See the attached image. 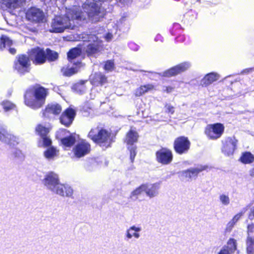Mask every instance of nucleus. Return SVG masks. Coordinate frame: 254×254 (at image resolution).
I'll return each mask as SVG.
<instances>
[{"label":"nucleus","instance_id":"obj_1","mask_svg":"<svg viewBox=\"0 0 254 254\" xmlns=\"http://www.w3.org/2000/svg\"><path fill=\"white\" fill-rule=\"evenodd\" d=\"M88 137L101 146L107 147L111 144V133L99 127L92 128L88 133Z\"/></svg>","mask_w":254,"mask_h":254},{"label":"nucleus","instance_id":"obj_2","mask_svg":"<svg viewBox=\"0 0 254 254\" xmlns=\"http://www.w3.org/2000/svg\"><path fill=\"white\" fill-rule=\"evenodd\" d=\"M31 60L29 55L20 54L14 61L13 69L20 75H24L31 70Z\"/></svg>","mask_w":254,"mask_h":254},{"label":"nucleus","instance_id":"obj_3","mask_svg":"<svg viewBox=\"0 0 254 254\" xmlns=\"http://www.w3.org/2000/svg\"><path fill=\"white\" fill-rule=\"evenodd\" d=\"M69 23L74 24V27L79 23L86 20V14L79 6L73 5L68 8L65 13Z\"/></svg>","mask_w":254,"mask_h":254},{"label":"nucleus","instance_id":"obj_4","mask_svg":"<svg viewBox=\"0 0 254 254\" xmlns=\"http://www.w3.org/2000/svg\"><path fill=\"white\" fill-rule=\"evenodd\" d=\"M51 32L61 33L66 28H74V24L69 23V20L65 15H56L53 20L51 24Z\"/></svg>","mask_w":254,"mask_h":254},{"label":"nucleus","instance_id":"obj_5","mask_svg":"<svg viewBox=\"0 0 254 254\" xmlns=\"http://www.w3.org/2000/svg\"><path fill=\"white\" fill-rule=\"evenodd\" d=\"M45 52L43 48L39 47L31 49L28 53L31 61L35 65H42L46 62Z\"/></svg>","mask_w":254,"mask_h":254},{"label":"nucleus","instance_id":"obj_6","mask_svg":"<svg viewBox=\"0 0 254 254\" xmlns=\"http://www.w3.org/2000/svg\"><path fill=\"white\" fill-rule=\"evenodd\" d=\"M224 130V126L220 123L206 126L205 133L211 139H217L221 137Z\"/></svg>","mask_w":254,"mask_h":254},{"label":"nucleus","instance_id":"obj_7","mask_svg":"<svg viewBox=\"0 0 254 254\" xmlns=\"http://www.w3.org/2000/svg\"><path fill=\"white\" fill-rule=\"evenodd\" d=\"M190 66V63L189 62H185L181 63L164 71L163 73V75L164 76L167 77L175 76L182 72H185Z\"/></svg>","mask_w":254,"mask_h":254},{"label":"nucleus","instance_id":"obj_8","mask_svg":"<svg viewBox=\"0 0 254 254\" xmlns=\"http://www.w3.org/2000/svg\"><path fill=\"white\" fill-rule=\"evenodd\" d=\"M174 149L176 152L182 154L187 153L190 149V142L187 137L181 136L174 141Z\"/></svg>","mask_w":254,"mask_h":254},{"label":"nucleus","instance_id":"obj_9","mask_svg":"<svg viewBox=\"0 0 254 254\" xmlns=\"http://www.w3.org/2000/svg\"><path fill=\"white\" fill-rule=\"evenodd\" d=\"M26 17L28 20L35 23L43 22L45 19L43 11L35 7L29 8L26 13Z\"/></svg>","mask_w":254,"mask_h":254},{"label":"nucleus","instance_id":"obj_10","mask_svg":"<svg viewBox=\"0 0 254 254\" xmlns=\"http://www.w3.org/2000/svg\"><path fill=\"white\" fill-rule=\"evenodd\" d=\"M45 186L53 192L57 188V186L60 184L58 175L54 173L50 172L47 174L43 180Z\"/></svg>","mask_w":254,"mask_h":254},{"label":"nucleus","instance_id":"obj_11","mask_svg":"<svg viewBox=\"0 0 254 254\" xmlns=\"http://www.w3.org/2000/svg\"><path fill=\"white\" fill-rule=\"evenodd\" d=\"M88 10L87 12L88 18L92 23L96 22L99 20V15L101 13L100 7L94 2L87 4Z\"/></svg>","mask_w":254,"mask_h":254},{"label":"nucleus","instance_id":"obj_12","mask_svg":"<svg viewBox=\"0 0 254 254\" xmlns=\"http://www.w3.org/2000/svg\"><path fill=\"white\" fill-rule=\"evenodd\" d=\"M0 140L9 145H15L19 142V138L9 133L0 125Z\"/></svg>","mask_w":254,"mask_h":254},{"label":"nucleus","instance_id":"obj_13","mask_svg":"<svg viewBox=\"0 0 254 254\" xmlns=\"http://www.w3.org/2000/svg\"><path fill=\"white\" fill-rule=\"evenodd\" d=\"M237 140L235 137H229L223 142L222 151L228 156L233 154L237 146Z\"/></svg>","mask_w":254,"mask_h":254},{"label":"nucleus","instance_id":"obj_14","mask_svg":"<svg viewBox=\"0 0 254 254\" xmlns=\"http://www.w3.org/2000/svg\"><path fill=\"white\" fill-rule=\"evenodd\" d=\"M90 151V145L85 141L78 143L73 149L74 155L80 158L89 153Z\"/></svg>","mask_w":254,"mask_h":254},{"label":"nucleus","instance_id":"obj_15","mask_svg":"<svg viewBox=\"0 0 254 254\" xmlns=\"http://www.w3.org/2000/svg\"><path fill=\"white\" fill-rule=\"evenodd\" d=\"M220 77V75L217 72H211L208 73L201 79L198 86L201 87H207L218 80Z\"/></svg>","mask_w":254,"mask_h":254},{"label":"nucleus","instance_id":"obj_16","mask_svg":"<svg viewBox=\"0 0 254 254\" xmlns=\"http://www.w3.org/2000/svg\"><path fill=\"white\" fill-rule=\"evenodd\" d=\"M25 104L32 108L41 107L45 103V96H25Z\"/></svg>","mask_w":254,"mask_h":254},{"label":"nucleus","instance_id":"obj_17","mask_svg":"<svg viewBox=\"0 0 254 254\" xmlns=\"http://www.w3.org/2000/svg\"><path fill=\"white\" fill-rule=\"evenodd\" d=\"M156 157L158 161L163 164H169L173 159L171 151L166 148H163L157 151Z\"/></svg>","mask_w":254,"mask_h":254},{"label":"nucleus","instance_id":"obj_18","mask_svg":"<svg viewBox=\"0 0 254 254\" xmlns=\"http://www.w3.org/2000/svg\"><path fill=\"white\" fill-rule=\"evenodd\" d=\"M48 89L39 84L30 86L26 90L25 95H47Z\"/></svg>","mask_w":254,"mask_h":254},{"label":"nucleus","instance_id":"obj_19","mask_svg":"<svg viewBox=\"0 0 254 254\" xmlns=\"http://www.w3.org/2000/svg\"><path fill=\"white\" fill-rule=\"evenodd\" d=\"M102 47V41L96 37L95 40L87 45L85 53L87 56H91L99 52Z\"/></svg>","mask_w":254,"mask_h":254},{"label":"nucleus","instance_id":"obj_20","mask_svg":"<svg viewBox=\"0 0 254 254\" xmlns=\"http://www.w3.org/2000/svg\"><path fill=\"white\" fill-rule=\"evenodd\" d=\"M75 116V111L72 109L68 108L63 113L60 118V122L63 125L68 127L72 123Z\"/></svg>","mask_w":254,"mask_h":254},{"label":"nucleus","instance_id":"obj_21","mask_svg":"<svg viewBox=\"0 0 254 254\" xmlns=\"http://www.w3.org/2000/svg\"><path fill=\"white\" fill-rule=\"evenodd\" d=\"M248 237L246 240V250L248 254H254V240L251 237L254 233V224L248 225Z\"/></svg>","mask_w":254,"mask_h":254},{"label":"nucleus","instance_id":"obj_22","mask_svg":"<svg viewBox=\"0 0 254 254\" xmlns=\"http://www.w3.org/2000/svg\"><path fill=\"white\" fill-rule=\"evenodd\" d=\"M53 192L61 196H70L73 193V190L69 186L60 183Z\"/></svg>","mask_w":254,"mask_h":254},{"label":"nucleus","instance_id":"obj_23","mask_svg":"<svg viewBox=\"0 0 254 254\" xmlns=\"http://www.w3.org/2000/svg\"><path fill=\"white\" fill-rule=\"evenodd\" d=\"M145 189L144 191L146 195L150 198L155 197L158 194L159 185L153 184L151 185H147L145 184Z\"/></svg>","mask_w":254,"mask_h":254},{"label":"nucleus","instance_id":"obj_24","mask_svg":"<svg viewBox=\"0 0 254 254\" xmlns=\"http://www.w3.org/2000/svg\"><path fill=\"white\" fill-rule=\"evenodd\" d=\"M2 5L9 9H15L25 2L26 0H0Z\"/></svg>","mask_w":254,"mask_h":254},{"label":"nucleus","instance_id":"obj_25","mask_svg":"<svg viewBox=\"0 0 254 254\" xmlns=\"http://www.w3.org/2000/svg\"><path fill=\"white\" fill-rule=\"evenodd\" d=\"M62 111V108L61 106L57 104H51L48 105L44 113V116H48L47 115L48 113H52L55 115L59 114Z\"/></svg>","mask_w":254,"mask_h":254},{"label":"nucleus","instance_id":"obj_26","mask_svg":"<svg viewBox=\"0 0 254 254\" xmlns=\"http://www.w3.org/2000/svg\"><path fill=\"white\" fill-rule=\"evenodd\" d=\"M107 82V77L101 72L95 73L92 79L93 83L99 84L101 85H103Z\"/></svg>","mask_w":254,"mask_h":254},{"label":"nucleus","instance_id":"obj_27","mask_svg":"<svg viewBox=\"0 0 254 254\" xmlns=\"http://www.w3.org/2000/svg\"><path fill=\"white\" fill-rule=\"evenodd\" d=\"M72 89L75 94H83L86 93L87 88L85 85L84 82L82 81L74 84L72 87Z\"/></svg>","mask_w":254,"mask_h":254},{"label":"nucleus","instance_id":"obj_28","mask_svg":"<svg viewBox=\"0 0 254 254\" xmlns=\"http://www.w3.org/2000/svg\"><path fill=\"white\" fill-rule=\"evenodd\" d=\"M138 137L137 132L131 129L127 134L125 141L127 144L132 145L137 141Z\"/></svg>","mask_w":254,"mask_h":254},{"label":"nucleus","instance_id":"obj_29","mask_svg":"<svg viewBox=\"0 0 254 254\" xmlns=\"http://www.w3.org/2000/svg\"><path fill=\"white\" fill-rule=\"evenodd\" d=\"M45 56L46 57V61L54 62L56 61L59 58L58 52L51 50L50 48H47L45 50Z\"/></svg>","mask_w":254,"mask_h":254},{"label":"nucleus","instance_id":"obj_30","mask_svg":"<svg viewBox=\"0 0 254 254\" xmlns=\"http://www.w3.org/2000/svg\"><path fill=\"white\" fill-rule=\"evenodd\" d=\"M81 54V50L80 48L77 47L73 48L67 52V59L69 61H71L72 60L80 56Z\"/></svg>","mask_w":254,"mask_h":254},{"label":"nucleus","instance_id":"obj_31","mask_svg":"<svg viewBox=\"0 0 254 254\" xmlns=\"http://www.w3.org/2000/svg\"><path fill=\"white\" fill-rule=\"evenodd\" d=\"M155 89V86L152 84H148L140 86L136 90L137 94L141 95L149 91H153Z\"/></svg>","mask_w":254,"mask_h":254},{"label":"nucleus","instance_id":"obj_32","mask_svg":"<svg viewBox=\"0 0 254 254\" xmlns=\"http://www.w3.org/2000/svg\"><path fill=\"white\" fill-rule=\"evenodd\" d=\"M59 151L54 147H51L48 148L44 153L45 157L48 159H53L58 156Z\"/></svg>","mask_w":254,"mask_h":254},{"label":"nucleus","instance_id":"obj_33","mask_svg":"<svg viewBox=\"0 0 254 254\" xmlns=\"http://www.w3.org/2000/svg\"><path fill=\"white\" fill-rule=\"evenodd\" d=\"M76 141V137L74 134L70 135L61 139L62 144L66 147H70L73 145Z\"/></svg>","mask_w":254,"mask_h":254},{"label":"nucleus","instance_id":"obj_34","mask_svg":"<svg viewBox=\"0 0 254 254\" xmlns=\"http://www.w3.org/2000/svg\"><path fill=\"white\" fill-rule=\"evenodd\" d=\"M240 160L244 164H250L254 161V156L251 153L245 152L242 153Z\"/></svg>","mask_w":254,"mask_h":254},{"label":"nucleus","instance_id":"obj_35","mask_svg":"<svg viewBox=\"0 0 254 254\" xmlns=\"http://www.w3.org/2000/svg\"><path fill=\"white\" fill-rule=\"evenodd\" d=\"M61 71L64 76L69 77L76 73L77 70L74 67L63 66L61 68Z\"/></svg>","mask_w":254,"mask_h":254},{"label":"nucleus","instance_id":"obj_36","mask_svg":"<svg viewBox=\"0 0 254 254\" xmlns=\"http://www.w3.org/2000/svg\"><path fill=\"white\" fill-rule=\"evenodd\" d=\"M36 131L42 137L47 135L49 131V129L48 127L43 126L41 124H39L36 128Z\"/></svg>","mask_w":254,"mask_h":254},{"label":"nucleus","instance_id":"obj_37","mask_svg":"<svg viewBox=\"0 0 254 254\" xmlns=\"http://www.w3.org/2000/svg\"><path fill=\"white\" fill-rule=\"evenodd\" d=\"M207 166H199L195 168H192L189 170V172L190 173V175H191V178L196 177L197 174L200 172L205 170L207 169Z\"/></svg>","mask_w":254,"mask_h":254},{"label":"nucleus","instance_id":"obj_38","mask_svg":"<svg viewBox=\"0 0 254 254\" xmlns=\"http://www.w3.org/2000/svg\"><path fill=\"white\" fill-rule=\"evenodd\" d=\"M170 31L172 35L176 36L178 34H181L183 32V30L180 24L174 23Z\"/></svg>","mask_w":254,"mask_h":254},{"label":"nucleus","instance_id":"obj_39","mask_svg":"<svg viewBox=\"0 0 254 254\" xmlns=\"http://www.w3.org/2000/svg\"><path fill=\"white\" fill-rule=\"evenodd\" d=\"M145 189V184L141 185L131 192L130 197L131 198H133V197L137 198V196L144 191Z\"/></svg>","mask_w":254,"mask_h":254},{"label":"nucleus","instance_id":"obj_40","mask_svg":"<svg viewBox=\"0 0 254 254\" xmlns=\"http://www.w3.org/2000/svg\"><path fill=\"white\" fill-rule=\"evenodd\" d=\"M227 247L226 248L228 250L229 253H233L236 250L237 248V242L236 240L234 239H230L227 243Z\"/></svg>","mask_w":254,"mask_h":254},{"label":"nucleus","instance_id":"obj_41","mask_svg":"<svg viewBox=\"0 0 254 254\" xmlns=\"http://www.w3.org/2000/svg\"><path fill=\"white\" fill-rule=\"evenodd\" d=\"M131 231H133L134 232H139L141 231V228L140 227H137L135 226H132L128 228L127 231L126 236L128 239H130L132 237V234L130 233Z\"/></svg>","mask_w":254,"mask_h":254},{"label":"nucleus","instance_id":"obj_42","mask_svg":"<svg viewBox=\"0 0 254 254\" xmlns=\"http://www.w3.org/2000/svg\"><path fill=\"white\" fill-rule=\"evenodd\" d=\"M1 105L5 111L13 109L15 107L14 104L7 101L2 102Z\"/></svg>","mask_w":254,"mask_h":254},{"label":"nucleus","instance_id":"obj_43","mask_svg":"<svg viewBox=\"0 0 254 254\" xmlns=\"http://www.w3.org/2000/svg\"><path fill=\"white\" fill-rule=\"evenodd\" d=\"M114 63L113 60H108L105 62L104 68L106 70L112 71L114 69Z\"/></svg>","mask_w":254,"mask_h":254},{"label":"nucleus","instance_id":"obj_44","mask_svg":"<svg viewBox=\"0 0 254 254\" xmlns=\"http://www.w3.org/2000/svg\"><path fill=\"white\" fill-rule=\"evenodd\" d=\"M220 200L223 205H227L230 203V198L228 195L224 194L220 195Z\"/></svg>","mask_w":254,"mask_h":254},{"label":"nucleus","instance_id":"obj_45","mask_svg":"<svg viewBox=\"0 0 254 254\" xmlns=\"http://www.w3.org/2000/svg\"><path fill=\"white\" fill-rule=\"evenodd\" d=\"M42 141L43 142V145L44 147H48L51 145L52 141L50 138L46 136H42Z\"/></svg>","mask_w":254,"mask_h":254},{"label":"nucleus","instance_id":"obj_46","mask_svg":"<svg viewBox=\"0 0 254 254\" xmlns=\"http://www.w3.org/2000/svg\"><path fill=\"white\" fill-rule=\"evenodd\" d=\"M128 149L130 151V159L131 160V162H133V159L136 155V146H131V147H128Z\"/></svg>","mask_w":254,"mask_h":254},{"label":"nucleus","instance_id":"obj_47","mask_svg":"<svg viewBox=\"0 0 254 254\" xmlns=\"http://www.w3.org/2000/svg\"><path fill=\"white\" fill-rule=\"evenodd\" d=\"M236 223L234 221H233L232 220L227 224L226 230L227 232H230L234 225H235Z\"/></svg>","mask_w":254,"mask_h":254},{"label":"nucleus","instance_id":"obj_48","mask_svg":"<svg viewBox=\"0 0 254 254\" xmlns=\"http://www.w3.org/2000/svg\"><path fill=\"white\" fill-rule=\"evenodd\" d=\"M5 47V36L2 35L0 37V49L2 50Z\"/></svg>","mask_w":254,"mask_h":254},{"label":"nucleus","instance_id":"obj_49","mask_svg":"<svg viewBox=\"0 0 254 254\" xmlns=\"http://www.w3.org/2000/svg\"><path fill=\"white\" fill-rule=\"evenodd\" d=\"M177 36L176 38V41L178 42H184L186 38L184 36V35H181V34H178L177 35Z\"/></svg>","mask_w":254,"mask_h":254},{"label":"nucleus","instance_id":"obj_50","mask_svg":"<svg viewBox=\"0 0 254 254\" xmlns=\"http://www.w3.org/2000/svg\"><path fill=\"white\" fill-rule=\"evenodd\" d=\"M243 212H241L237 214L236 215L234 216L232 220L236 223V222L240 219V218L243 215Z\"/></svg>","mask_w":254,"mask_h":254},{"label":"nucleus","instance_id":"obj_51","mask_svg":"<svg viewBox=\"0 0 254 254\" xmlns=\"http://www.w3.org/2000/svg\"><path fill=\"white\" fill-rule=\"evenodd\" d=\"M174 89V87L171 86H166L165 87V89H163L164 92H166L167 93H169L173 91Z\"/></svg>","mask_w":254,"mask_h":254},{"label":"nucleus","instance_id":"obj_52","mask_svg":"<svg viewBox=\"0 0 254 254\" xmlns=\"http://www.w3.org/2000/svg\"><path fill=\"white\" fill-rule=\"evenodd\" d=\"M5 46H10L12 45V41L9 38L5 36Z\"/></svg>","mask_w":254,"mask_h":254},{"label":"nucleus","instance_id":"obj_53","mask_svg":"<svg viewBox=\"0 0 254 254\" xmlns=\"http://www.w3.org/2000/svg\"><path fill=\"white\" fill-rule=\"evenodd\" d=\"M183 174L186 178H189L190 179L191 178V175H190V173L189 172V170H187L183 172Z\"/></svg>","mask_w":254,"mask_h":254},{"label":"nucleus","instance_id":"obj_54","mask_svg":"<svg viewBox=\"0 0 254 254\" xmlns=\"http://www.w3.org/2000/svg\"><path fill=\"white\" fill-rule=\"evenodd\" d=\"M167 109L169 113H171L172 114H173L174 112V107L171 106V105H166Z\"/></svg>","mask_w":254,"mask_h":254},{"label":"nucleus","instance_id":"obj_55","mask_svg":"<svg viewBox=\"0 0 254 254\" xmlns=\"http://www.w3.org/2000/svg\"><path fill=\"white\" fill-rule=\"evenodd\" d=\"M229 251L228 249H227L225 247L223 248V249L221 250L219 252V254H230Z\"/></svg>","mask_w":254,"mask_h":254},{"label":"nucleus","instance_id":"obj_56","mask_svg":"<svg viewBox=\"0 0 254 254\" xmlns=\"http://www.w3.org/2000/svg\"><path fill=\"white\" fill-rule=\"evenodd\" d=\"M249 218L251 220H253L254 219V207L252 209L251 213L249 216Z\"/></svg>","mask_w":254,"mask_h":254},{"label":"nucleus","instance_id":"obj_57","mask_svg":"<svg viewBox=\"0 0 254 254\" xmlns=\"http://www.w3.org/2000/svg\"><path fill=\"white\" fill-rule=\"evenodd\" d=\"M8 51L12 55H15L16 53V50L14 48H9Z\"/></svg>","mask_w":254,"mask_h":254},{"label":"nucleus","instance_id":"obj_58","mask_svg":"<svg viewBox=\"0 0 254 254\" xmlns=\"http://www.w3.org/2000/svg\"><path fill=\"white\" fill-rule=\"evenodd\" d=\"M113 37V35L111 33H107L106 34V36H105V38L106 39L109 41L110 40H111Z\"/></svg>","mask_w":254,"mask_h":254},{"label":"nucleus","instance_id":"obj_59","mask_svg":"<svg viewBox=\"0 0 254 254\" xmlns=\"http://www.w3.org/2000/svg\"><path fill=\"white\" fill-rule=\"evenodd\" d=\"M138 232H134L132 234V236L134 237L135 238L138 239L140 237V234L138 233Z\"/></svg>","mask_w":254,"mask_h":254},{"label":"nucleus","instance_id":"obj_60","mask_svg":"<svg viewBox=\"0 0 254 254\" xmlns=\"http://www.w3.org/2000/svg\"><path fill=\"white\" fill-rule=\"evenodd\" d=\"M249 174L251 177H254V167L249 171Z\"/></svg>","mask_w":254,"mask_h":254},{"label":"nucleus","instance_id":"obj_61","mask_svg":"<svg viewBox=\"0 0 254 254\" xmlns=\"http://www.w3.org/2000/svg\"><path fill=\"white\" fill-rule=\"evenodd\" d=\"M67 132V131L66 130H61L59 132L58 135H61L62 134H65Z\"/></svg>","mask_w":254,"mask_h":254},{"label":"nucleus","instance_id":"obj_62","mask_svg":"<svg viewBox=\"0 0 254 254\" xmlns=\"http://www.w3.org/2000/svg\"><path fill=\"white\" fill-rule=\"evenodd\" d=\"M81 64H82V63L81 61H78L77 62L74 63L73 64L75 65H76V66H80V65H81Z\"/></svg>","mask_w":254,"mask_h":254},{"label":"nucleus","instance_id":"obj_63","mask_svg":"<svg viewBox=\"0 0 254 254\" xmlns=\"http://www.w3.org/2000/svg\"><path fill=\"white\" fill-rule=\"evenodd\" d=\"M222 84L223 85L225 84L224 82H223Z\"/></svg>","mask_w":254,"mask_h":254},{"label":"nucleus","instance_id":"obj_64","mask_svg":"<svg viewBox=\"0 0 254 254\" xmlns=\"http://www.w3.org/2000/svg\"><path fill=\"white\" fill-rule=\"evenodd\" d=\"M18 153H19V154H21V152L20 151H18V152H17Z\"/></svg>","mask_w":254,"mask_h":254}]
</instances>
